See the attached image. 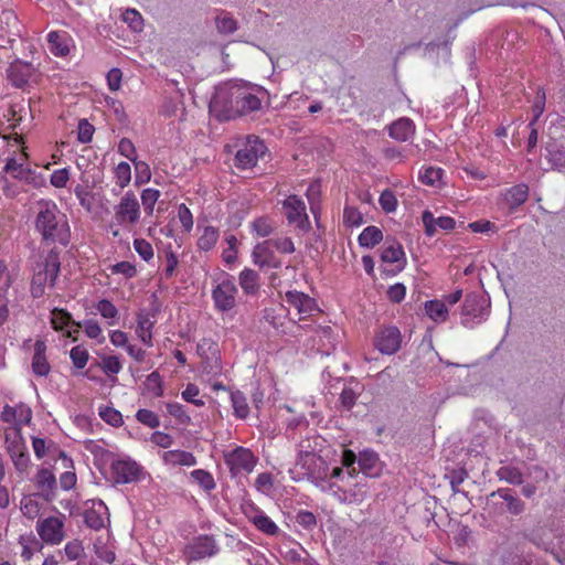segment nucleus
Returning <instances> with one entry per match:
<instances>
[{
  "label": "nucleus",
  "instance_id": "25",
  "mask_svg": "<svg viewBox=\"0 0 565 565\" xmlns=\"http://www.w3.org/2000/svg\"><path fill=\"white\" fill-rule=\"evenodd\" d=\"M238 281L239 286L246 295H256L259 290V276L255 270L250 268H245L241 271Z\"/></svg>",
  "mask_w": 565,
  "mask_h": 565
},
{
  "label": "nucleus",
  "instance_id": "55",
  "mask_svg": "<svg viewBox=\"0 0 565 565\" xmlns=\"http://www.w3.org/2000/svg\"><path fill=\"white\" fill-rule=\"evenodd\" d=\"M94 551L99 559L109 564L115 562V552L105 546L100 539H97L94 543Z\"/></svg>",
  "mask_w": 565,
  "mask_h": 565
},
{
  "label": "nucleus",
  "instance_id": "22",
  "mask_svg": "<svg viewBox=\"0 0 565 565\" xmlns=\"http://www.w3.org/2000/svg\"><path fill=\"white\" fill-rule=\"evenodd\" d=\"M422 220L425 226V233L428 236H433L436 233V226L450 231L455 227L456 222L450 216H440L435 218L433 213L428 210L423 212Z\"/></svg>",
  "mask_w": 565,
  "mask_h": 565
},
{
  "label": "nucleus",
  "instance_id": "24",
  "mask_svg": "<svg viewBox=\"0 0 565 565\" xmlns=\"http://www.w3.org/2000/svg\"><path fill=\"white\" fill-rule=\"evenodd\" d=\"M388 134L397 141H406L415 134V125L409 118H401L388 127Z\"/></svg>",
  "mask_w": 565,
  "mask_h": 565
},
{
  "label": "nucleus",
  "instance_id": "21",
  "mask_svg": "<svg viewBox=\"0 0 565 565\" xmlns=\"http://www.w3.org/2000/svg\"><path fill=\"white\" fill-rule=\"evenodd\" d=\"M108 509L105 503L99 500L97 503H94L90 509H87L84 512V523L95 530L98 531L105 526V518L104 515L108 514Z\"/></svg>",
  "mask_w": 565,
  "mask_h": 565
},
{
  "label": "nucleus",
  "instance_id": "8",
  "mask_svg": "<svg viewBox=\"0 0 565 565\" xmlns=\"http://www.w3.org/2000/svg\"><path fill=\"white\" fill-rule=\"evenodd\" d=\"M202 359V370L205 374L216 375L221 372V358L217 344L211 339H202L196 348Z\"/></svg>",
  "mask_w": 565,
  "mask_h": 565
},
{
  "label": "nucleus",
  "instance_id": "32",
  "mask_svg": "<svg viewBox=\"0 0 565 565\" xmlns=\"http://www.w3.org/2000/svg\"><path fill=\"white\" fill-rule=\"evenodd\" d=\"M497 477L510 484L519 486L523 483V473L518 467L502 466L497 470Z\"/></svg>",
  "mask_w": 565,
  "mask_h": 565
},
{
  "label": "nucleus",
  "instance_id": "30",
  "mask_svg": "<svg viewBox=\"0 0 565 565\" xmlns=\"http://www.w3.org/2000/svg\"><path fill=\"white\" fill-rule=\"evenodd\" d=\"M43 269L51 274V287H54L61 270L60 252L55 247L45 257Z\"/></svg>",
  "mask_w": 565,
  "mask_h": 565
},
{
  "label": "nucleus",
  "instance_id": "19",
  "mask_svg": "<svg viewBox=\"0 0 565 565\" xmlns=\"http://www.w3.org/2000/svg\"><path fill=\"white\" fill-rule=\"evenodd\" d=\"M35 486L45 500H51L56 489V478L54 473L46 469L41 468L35 475Z\"/></svg>",
  "mask_w": 565,
  "mask_h": 565
},
{
  "label": "nucleus",
  "instance_id": "26",
  "mask_svg": "<svg viewBox=\"0 0 565 565\" xmlns=\"http://www.w3.org/2000/svg\"><path fill=\"white\" fill-rule=\"evenodd\" d=\"M19 544L22 547L21 557L25 562H29L34 553L41 551L43 547L42 542L33 533L21 535L19 537Z\"/></svg>",
  "mask_w": 565,
  "mask_h": 565
},
{
  "label": "nucleus",
  "instance_id": "29",
  "mask_svg": "<svg viewBox=\"0 0 565 565\" xmlns=\"http://www.w3.org/2000/svg\"><path fill=\"white\" fill-rule=\"evenodd\" d=\"M383 239L382 231L374 225L365 227L359 235V244L362 247L372 248Z\"/></svg>",
  "mask_w": 565,
  "mask_h": 565
},
{
  "label": "nucleus",
  "instance_id": "46",
  "mask_svg": "<svg viewBox=\"0 0 565 565\" xmlns=\"http://www.w3.org/2000/svg\"><path fill=\"white\" fill-rule=\"evenodd\" d=\"M136 418L150 428H157L160 425L158 415L149 409H139L136 414Z\"/></svg>",
  "mask_w": 565,
  "mask_h": 565
},
{
  "label": "nucleus",
  "instance_id": "33",
  "mask_svg": "<svg viewBox=\"0 0 565 565\" xmlns=\"http://www.w3.org/2000/svg\"><path fill=\"white\" fill-rule=\"evenodd\" d=\"M300 447H305L302 443L300 444ZM318 460L324 463L323 460L320 457H317V455L313 451L300 449L296 465L299 466L301 469L306 470L307 475L313 476L315 472L312 470V466L316 465Z\"/></svg>",
  "mask_w": 565,
  "mask_h": 565
},
{
  "label": "nucleus",
  "instance_id": "64",
  "mask_svg": "<svg viewBox=\"0 0 565 565\" xmlns=\"http://www.w3.org/2000/svg\"><path fill=\"white\" fill-rule=\"evenodd\" d=\"M296 522L306 530H311L317 524L316 515L310 511H300L296 515Z\"/></svg>",
  "mask_w": 565,
  "mask_h": 565
},
{
  "label": "nucleus",
  "instance_id": "40",
  "mask_svg": "<svg viewBox=\"0 0 565 565\" xmlns=\"http://www.w3.org/2000/svg\"><path fill=\"white\" fill-rule=\"evenodd\" d=\"M160 198V191L156 189H145L141 193L143 210L148 215H152L154 205Z\"/></svg>",
  "mask_w": 565,
  "mask_h": 565
},
{
  "label": "nucleus",
  "instance_id": "36",
  "mask_svg": "<svg viewBox=\"0 0 565 565\" xmlns=\"http://www.w3.org/2000/svg\"><path fill=\"white\" fill-rule=\"evenodd\" d=\"M405 255L403 247L399 243L393 241L392 244L385 246L381 254V259L384 263H396Z\"/></svg>",
  "mask_w": 565,
  "mask_h": 565
},
{
  "label": "nucleus",
  "instance_id": "54",
  "mask_svg": "<svg viewBox=\"0 0 565 565\" xmlns=\"http://www.w3.org/2000/svg\"><path fill=\"white\" fill-rule=\"evenodd\" d=\"M376 461L377 456L373 451H363L358 459L361 470L365 473H369L375 467Z\"/></svg>",
  "mask_w": 565,
  "mask_h": 565
},
{
  "label": "nucleus",
  "instance_id": "4",
  "mask_svg": "<svg viewBox=\"0 0 565 565\" xmlns=\"http://www.w3.org/2000/svg\"><path fill=\"white\" fill-rule=\"evenodd\" d=\"M237 292L234 277L225 275L212 289L215 309L221 312L232 310L236 306Z\"/></svg>",
  "mask_w": 565,
  "mask_h": 565
},
{
  "label": "nucleus",
  "instance_id": "10",
  "mask_svg": "<svg viewBox=\"0 0 565 565\" xmlns=\"http://www.w3.org/2000/svg\"><path fill=\"white\" fill-rule=\"evenodd\" d=\"M40 539L51 545L60 544L64 537V522L56 516H49L36 522Z\"/></svg>",
  "mask_w": 565,
  "mask_h": 565
},
{
  "label": "nucleus",
  "instance_id": "7",
  "mask_svg": "<svg viewBox=\"0 0 565 565\" xmlns=\"http://www.w3.org/2000/svg\"><path fill=\"white\" fill-rule=\"evenodd\" d=\"M140 218V204L132 191H127L115 206V220L119 225H135Z\"/></svg>",
  "mask_w": 565,
  "mask_h": 565
},
{
  "label": "nucleus",
  "instance_id": "27",
  "mask_svg": "<svg viewBox=\"0 0 565 565\" xmlns=\"http://www.w3.org/2000/svg\"><path fill=\"white\" fill-rule=\"evenodd\" d=\"M163 460L169 465L194 466L196 459L193 454L184 450H169L163 454Z\"/></svg>",
  "mask_w": 565,
  "mask_h": 565
},
{
  "label": "nucleus",
  "instance_id": "49",
  "mask_svg": "<svg viewBox=\"0 0 565 565\" xmlns=\"http://www.w3.org/2000/svg\"><path fill=\"white\" fill-rule=\"evenodd\" d=\"M118 152L131 162H135L137 159V149L129 138L120 139L118 143Z\"/></svg>",
  "mask_w": 565,
  "mask_h": 565
},
{
  "label": "nucleus",
  "instance_id": "11",
  "mask_svg": "<svg viewBox=\"0 0 565 565\" xmlns=\"http://www.w3.org/2000/svg\"><path fill=\"white\" fill-rule=\"evenodd\" d=\"M256 457L246 448L237 447L225 456V463L230 468L233 476H237L242 471L250 472L256 465Z\"/></svg>",
  "mask_w": 565,
  "mask_h": 565
},
{
  "label": "nucleus",
  "instance_id": "52",
  "mask_svg": "<svg viewBox=\"0 0 565 565\" xmlns=\"http://www.w3.org/2000/svg\"><path fill=\"white\" fill-rule=\"evenodd\" d=\"M379 203L383 211L392 213L397 207V200L394 193L390 190H385L381 193Z\"/></svg>",
  "mask_w": 565,
  "mask_h": 565
},
{
  "label": "nucleus",
  "instance_id": "44",
  "mask_svg": "<svg viewBox=\"0 0 565 565\" xmlns=\"http://www.w3.org/2000/svg\"><path fill=\"white\" fill-rule=\"evenodd\" d=\"M191 477L206 491L215 488L212 475L203 469L193 470Z\"/></svg>",
  "mask_w": 565,
  "mask_h": 565
},
{
  "label": "nucleus",
  "instance_id": "58",
  "mask_svg": "<svg viewBox=\"0 0 565 565\" xmlns=\"http://www.w3.org/2000/svg\"><path fill=\"white\" fill-rule=\"evenodd\" d=\"M544 108H545V92L543 88H539L537 94H536V99H535V103L532 108L533 113H534V117L530 121L529 127H533L536 124V121L543 114Z\"/></svg>",
  "mask_w": 565,
  "mask_h": 565
},
{
  "label": "nucleus",
  "instance_id": "5",
  "mask_svg": "<svg viewBox=\"0 0 565 565\" xmlns=\"http://www.w3.org/2000/svg\"><path fill=\"white\" fill-rule=\"evenodd\" d=\"M266 146L256 136H248L244 146L235 156V166L238 169H248L257 163V160L266 153Z\"/></svg>",
  "mask_w": 565,
  "mask_h": 565
},
{
  "label": "nucleus",
  "instance_id": "15",
  "mask_svg": "<svg viewBox=\"0 0 565 565\" xmlns=\"http://www.w3.org/2000/svg\"><path fill=\"white\" fill-rule=\"evenodd\" d=\"M270 241L257 244L253 249V260L260 269L280 268L282 263L270 248Z\"/></svg>",
  "mask_w": 565,
  "mask_h": 565
},
{
  "label": "nucleus",
  "instance_id": "45",
  "mask_svg": "<svg viewBox=\"0 0 565 565\" xmlns=\"http://www.w3.org/2000/svg\"><path fill=\"white\" fill-rule=\"evenodd\" d=\"M70 356L75 367L84 369L87 364L89 354L85 348L76 345L71 350Z\"/></svg>",
  "mask_w": 565,
  "mask_h": 565
},
{
  "label": "nucleus",
  "instance_id": "34",
  "mask_svg": "<svg viewBox=\"0 0 565 565\" xmlns=\"http://www.w3.org/2000/svg\"><path fill=\"white\" fill-rule=\"evenodd\" d=\"M51 323L55 330H62L70 324L82 328V324L79 322H75L72 319L71 313L63 309H54L52 311Z\"/></svg>",
  "mask_w": 565,
  "mask_h": 565
},
{
  "label": "nucleus",
  "instance_id": "12",
  "mask_svg": "<svg viewBox=\"0 0 565 565\" xmlns=\"http://www.w3.org/2000/svg\"><path fill=\"white\" fill-rule=\"evenodd\" d=\"M285 215L290 224L297 225L301 230L309 227L308 215L306 214L305 202L297 195H289L282 204Z\"/></svg>",
  "mask_w": 565,
  "mask_h": 565
},
{
  "label": "nucleus",
  "instance_id": "61",
  "mask_svg": "<svg viewBox=\"0 0 565 565\" xmlns=\"http://www.w3.org/2000/svg\"><path fill=\"white\" fill-rule=\"evenodd\" d=\"M146 386L148 391L152 392L156 396H162V383L158 372H152L146 379Z\"/></svg>",
  "mask_w": 565,
  "mask_h": 565
},
{
  "label": "nucleus",
  "instance_id": "3",
  "mask_svg": "<svg viewBox=\"0 0 565 565\" xmlns=\"http://www.w3.org/2000/svg\"><path fill=\"white\" fill-rule=\"evenodd\" d=\"M13 433V438L9 433L6 434V448L15 470L21 475H26L31 467L28 447L22 438L20 427H15Z\"/></svg>",
  "mask_w": 565,
  "mask_h": 565
},
{
  "label": "nucleus",
  "instance_id": "20",
  "mask_svg": "<svg viewBox=\"0 0 565 565\" xmlns=\"http://www.w3.org/2000/svg\"><path fill=\"white\" fill-rule=\"evenodd\" d=\"M286 301L297 309L299 315L309 316L316 308V301L308 295L294 290L286 292Z\"/></svg>",
  "mask_w": 565,
  "mask_h": 565
},
{
  "label": "nucleus",
  "instance_id": "48",
  "mask_svg": "<svg viewBox=\"0 0 565 565\" xmlns=\"http://www.w3.org/2000/svg\"><path fill=\"white\" fill-rule=\"evenodd\" d=\"M78 131H77V139L82 143L90 142L93 139V135L95 131V128L92 124L87 121V119H81L78 122Z\"/></svg>",
  "mask_w": 565,
  "mask_h": 565
},
{
  "label": "nucleus",
  "instance_id": "60",
  "mask_svg": "<svg viewBox=\"0 0 565 565\" xmlns=\"http://www.w3.org/2000/svg\"><path fill=\"white\" fill-rule=\"evenodd\" d=\"M102 369L106 374H117L121 370V363L116 355H106L103 358Z\"/></svg>",
  "mask_w": 565,
  "mask_h": 565
},
{
  "label": "nucleus",
  "instance_id": "37",
  "mask_svg": "<svg viewBox=\"0 0 565 565\" xmlns=\"http://www.w3.org/2000/svg\"><path fill=\"white\" fill-rule=\"evenodd\" d=\"M231 399L235 415L239 418H246L249 413V407L245 395L242 392L236 391L231 394Z\"/></svg>",
  "mask_w": 565,
  "mask_h": 565
},
{
  "label": "nucleus",
  "instance_id": "14",
  "mask_svg": "<svg viewBox=\"0 0 565 565\" xmlns=\"http://www.w3.org/2000/svg\"><path fill=\"white\" fill-rule=\"evenodd\" d=\"M34 75L35 67L21 60L13 61L7 70L9 82L17 88L24 87Z\"/></svg>",
  "mask_w": 565,
  "mask_h": 565
},
{
  "label": "nucleus",
  "instance_id": "38",
  "mask_svg": "<svg viewBox=\"0 0 565 565\" xmlns=\"http://www.w3.org/2000/svg\"><path fill=\"white\" fill-rule=\"evenodd\" d=\"M254 525L268 535H275L278 532L277 525L264 513H257L252 518Z\"/></svg>",
  "mask_w": 565,
  "mask_h": 565
},
{
  "label": "nucleus",
  "instance_id": "23",
  "mask_svg": "<svg viewBox=\"0 0 565 565\" xmlns=\"http://www.w3.org/2000/svg\"><path fill=\"white\" fill-rule=\"evenodd\" d=\"M32 370L39 376H46L51 366L46 359V343L44 340H36L32 359Z\"/></svg>",
  "mask_w": 565,
  "mask_h": 565
},
{
  "label": "nucleus",
  "instance_id": "59",
  "mask_svg": "<svg viewBox=\"0 0 565 565\" xmlns=\"http://www.w3.org/2000/svg\"><path fill=\"white\" fill-rule=\"evenodd\" d=\"M122 19L132 30L140 31L142 29V17L137 10L127 9L122 14Z\"/></svg>",
  "mask_w": 565,
  "mask_h": 565
},
{
  "label": "nucleus",
  "instance_id": "28",
  "mask_svg": "<svg viewBox=\"0 0 565 565\" xmlns=\"http://www.w3.org/2000/svg\"><path fill=\"white\" fill-rule=\"evenodd\" d=\"M215 25L217 32L223 35L233 34L237 30V21L226 11H221L215 17Z\"/></svg>",
  "mask_w": 565,
  "mask_h": 565
},
{
  "label": "nucleus",
  "instance_id": "35",
  "mask_svg": "<svg viewBox=\"0 0 565 565\" xmlns=\"http://www.w3.org/2000/svg\"><path fill=\"white\" fill-rule=\"evenodd\" d=\"M217 239L218 231L213 226H206L198 239V247L201 250L209 252L215 246Z\"/></svg>",
  "mask_w": 565,
  "mask_h": 565
},
{
  "label": "nucleus",
  "instance_id": "51",
  "mask_svg": "<svg viewBox=\"0 0 565 565\" xmlns=\"http://www.w3.org/2000/svg\"><path fill=\"white\" fill-rule=\"evenodd\" d=\"M443 175V170L440 168L428 167L425 171L419 175V179L423 183L427 185H436Z\"/></svg>",
  "mask_w": 565,
  "mask_h": 565
},
{
  "label": "nucleus",
  "instance_id": "57",
  "mask_svg": "<svg viewBox=\"0 0 565 565\" xmlns=\"http://www.w3.org/2000/svg\"><path fill=\"white\" fill-rule=\"evenodd\" d=\"M360 395V392L355 391L352 387H344L340 394L341 405L350 411L356 403V399Z\"/></svg>",
  "mask_w": 565,
  "mask_h": 565
},
{
  "label": "nucleus",
  "instance_id": "16",
  "mask_svg": "<svg viewBox=\"0 0 565 565\" xmlns=\"http://www.w3.org/2000/svg\"><path fill=\"white\" fill-rule=\"evenodd\" d=\"M484 311V299L477 294H468L461 307V323L470 327V322L482 316Z\"/></svg>",
  "mask_w": 565,
  "mask_h": 565
},
{
  "label": "nucleus",
  "instance_id": "47",
  "mask_svg": "<svg viewBox=\"0 0 565 565\" xmlns=\"http://www.w3.org/2000/svg\"><path fill=\"white\" fill-rule=\"evenodd\" d=\"M253 230L257 233V235L266 237L273 233L274 225L270 218L258 217L253 222Z\"/></svg>",
  "mask_w": 565,
  "mask_h": 565
},
{
  "label": "nucleus",
  "instance_id": "18",
  "mask_svg": "<svg viewBox=\"0 0 565 565\" xmlns=\"http://www.w3.org/2000/svg\"><path fill=\"white\" fill-rule=\"evenodd\" d=\"M495 497L505 502V510L512 515H520L525 510V503L510 488H500L490 493V498Z\"/></svg>",
  "mask_w": 565,
  "mask_h": 565
},
{
  "label": "nucleus",
  "instance_id": "6",
  "mask_svg": "<svg viewBox=\"0 0 565 565\" xmlns=\"http://www.w3.org/2000/svg\"><path fill=\"white\" fill-rule=\"evenodd\" d=\"M217 553L218 546L214 537L210 535L194 537L183 550V556L188 563L212 557Z\"/></svg>",
  "mask_w": 565,
  "mask_h": 565
},
{
  "label": "nucleus",
  "instance_id": "1",
  "mask_svg": "<svg viewBox=\"0 0 565 565\" xmlns=\"http://www.w3.org/2000/svg\"><path fill=\"white\" fill-rule=\"evenodd\" d=\"M268 100L267 90L243 79H232L215 87L210 108L220 120L250 115L263 108Z\"/></svg>",
  "mask_w": 565,
  "mask_h": 565
},
{
  "label": "nucleus",
  "instance_id": "2",
  "mask_svg": "<svg viewBox=\"0 0 565 565\" xmlns=\"http://www.w3.org/2000/svg\"><path fill=\"white\" fill-rule=\"evenodd\" d=\"M38 205L39 212L35 216L34 225L42 241L46 244L58 243L67 246L71 232L65 215L58 211L53 202L41 200L38 202Z\"/></svg>",
  "mask_w": 565,
  "mask_h": 565
},
{
  "label": "nucleus",
  "instance_id": "43",
  "mask_svg": "<svg viewBox=\"0 0 565 565\" xmlns=\"http://www.w3.org/2000/svg\"><path fill=\"white\" fill-rule=\"evenodd\" d=\"M32 447L36 458L42 459L55 448V444L52 440L47 443L43 438L32 437Z\"/></svg>",
  "mask_w": 565,
  "mask_h": 565
},
{
  "label": "nucleus",
  "instance_id": "9",
  "mask_svg": "<svg viewBox=\"0 0 565 565\" xmlns=\"http://www.w3.org/2000/svg\"><path fill=\"white\" fill-rule=\"evenodd\" d=\"M402 334L397 327H382L375 333L374 347L382 353L392 355L401 349Z\"/></svg>",
  "mask_w": 565,
  "mask_h": 565
},
{
  "label": "nucleus",
  "instance_id": "56",
  "mask_svg": "<svg viewBox=\"0 0 565 565\" xmlns=\"http://www.w3.org/2000/svg\"><path fill=\"white\" fill-rule=\"evenodd\" d=\"M134 247L143 260L149 262L153 257V248L146 239L136 238L134 241Z\"/></svg>",
  "mask_w": 565,
  "mask_h": 565
},
{
  "label": "nucleus",
  "instance_id": "62",
  "mask_svg": "<svg viewBox=\"0 0 565 565\" xmlns=\"http://www.w3.org/2000/svg\"><path fill=\"white\" fill-rule=\"evenodd\" d=\"M64 551L70 561H76L83 555L84 547L81 541L73 540L66 543Z\"/></svg>",
  "mask_w": 565,
  "mask_h": 565
},
{
  "label": "nucleus",
  "instance_id": "50",
  "mask_svg": "<svg viewBox=\"0 0 565 565\" xmlns=\"http://www.w3.org/2000/svg\"><path fill=\"white\" fill-rule=\"evenodd\" d=\"M132 163L135 166L136 183L142 184L150 181L151 172L148 163L145 161H139L138 159H136V161Z\"/></svg>",
  "mask_w": 565,
  "mask_h": 565
},
{
  "label": "nucleus",
  "instance_id": "13",
  "mask_svg": "<svg viewBox=\"0 0 565 565\" xmlns=\"http://www.w3.org/2000/svg\"><path fill=\"white\" fill-rule=\"evenodd\" d=\"M111 473L116 483H130L139 480L141 467L131 459L117 460L111 463Z\"/></svg>",
  "mask_w": 565,
  "mask_h": 565
},
{
  "label": "nucleus",
  "instance_id": "39",
  "mask_svg": "<svg viewBox=\"0 0 565 565\" xmlns=\"http://www.w3.org/2000/svg\"><path fill=\"white\" fill-rule=\"evenodd\" d=\"M50 44V51L58 56H64L68 53V46L65 44L64 39L55 31H52L47 35Z\"/></svg>",
  "mask_w": 565,
  "mask_h": 565
},
{
  "label": "nucleus",
  "instance_id": "53",
  "mask_svg": "<svg viewBox=\"0 0 565 565\" xmlns=\"http://www.w3.org/2000/svg\"><path fill=\"white\" fill-rule=\"evenodd\" d=\"M343 221L348 226H360L363 223V215L356 207L347 206L343 212Z\"/></svg>",
  "mask_w": 565,
  "mask_h": 565
},
{
  "label": "nucleus",
  "instance_id": "17",
  "mask_svg": "<svg viewBox=\"0 0 565 565\" xmlns=\"http://www.w3.org/2000/svg\"><path fill=\"white\" fill-rule=\"evenodd\" d=\"M527 199L529 186L525 183L513 185L501 193V201L510 212H514L524 204Z\"/></svg>",
  "mask_w": 565,
  "mask_h": 565
},
{
  "label": "nucleus",
  "instance_id": "31",
  "mask_svg": "<svg viewBox=\"0 0 565 565\" xmlns=\"http://www.w3.org/2000/svg\"><path fill=\"white\" fill-rule=\"evenodd\" d=\"M425 309L430 319L436 322H444L448 317L446 303L439 300H429L425 303Z\"/></svg>",
  "mask_w": 565,
  "mask_h": 565
},
{
  "label": "nucleus",
  "instance_id": "63",
  "mask_svg": "<svg viewBox=\"0 0 565 565\" xmlns=\"http://www.w3.org/2000/svg\"><path fill=\"white\" fill-rule=\"evenodd\" d=\"M548 161L555 169L565 170V149L548 150Z\"/></svg>",
  "mask_w": 565,
  "mask_h": 565
},
{
  "label": "nucleus",
  "instance_id": "41",
  "mask_svg": "<svg viewBox=\"0 0 565 565\" xmlns=\"http://www.w3.org/2000/svg\"><path fill=\"white\" fill-rule=\"evenodd\" d=\"M116 183L120 189L126 188L131 180V168L127 162H120L115 168Z\"/></svg>",
  "mask_w": 565,
  "mask_h": 565
},
{
  "label": "nucleus",
  "instance_id": "42",
  "mask_svg": "<svg viewBox=\"0 0 565 565\" xmlns=\"http://www.w3.org/2000/svg\"><path fill=\"white\" fill-rule=\"evenodd\" d=\"M99 416L102 417L103 420H105L107 424L114 427H119L124 423L121 413L113 407L106 406L104 408H100Z\"/></svg>",
  "mask_w": 565,
  "mask_h": 565
}]
</instances>
